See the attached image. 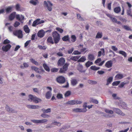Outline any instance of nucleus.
Masks as SVG:
<instances>
[{"label": "nucleus", "mask_w": 132, "mask_h": 132, "mask_svg": "<svg viewBox=\"0 0 132 132\" xmlns=\"http://www.w3.org/2000/svg\"><path fill=\"white\" fill-rule=\"evenodd\" d=\"M46 88L50 90L49 91H48L46 93L45 95L46 98L47 99H48L51 98L52 95V88L50 87H47Z\"/></svg>", "instance_id": "obj_8"}, {"label": "nucleus", "mask_w": 132, "mask_h": 132, "mask_svg": "<svg viewBox=\"0 0 132 132\" xmlns=\"http://www.w3.org/2000/svg\"><path fill=\"white\" fill-rule=\"evenodd\" d=\"M44 4L45 6L47 8L49 11H52V7L53 5L49 1H48L47 2L44 1Z\"/></svg>", "instance_id": "obj_5"}, {"label": "nucleus", "mask_w": 132, "mask_h": 132, "mask_svg": "<svg viewBox=\"0 0 132 132\" xmlns=\"http://www.w3.org/2000/svg\"><path fill=\"white\" fill-rule=\"evenodd\" d=\"M30 3L34 5H35L39 3L38 0H31L30 1Z\"/></svg>", "instance_id": "obj_27"}, {"label": "nucleus", "mask_w": 132, "mask_h": 132, "mask_svg": "<svg viewBox=\"0 0 132 132\" xmlns=\"http://www.w3.org/2000/svg\"><path fill=\"white\" fill-rule=\"evenodd\" d=\"M112 65V62L111 61H107L105 64V66L108 68H111Z\"/></svg>", "instance_id": "obj_16"}, {"label": "nucleus", "mask_w": 132, "mask_h": 132, "mask_svg": "<svg viewBox=\"0 0 132 132\" xmlns=\"http://www.w3.org/2000/svg\"><path fill=\"white\" fill-rule=\"evenodd\" d=\"M119 53L125 57H126L127 55V53L125 52L122 51H119Z\"/></svg>", "instance_id": "obj_38"}, {"label": "nucleus", "mask_w": 132, "mask_h": 132, "mask_svg": "<svg viewBox=\"0 0 132 132\" xmlns=\"http://www.w3.org/2000/svg\"><path fill=\"white\" fill-rule=\"evenodd\" d=\"M6 109L8 111H11L12 113H14V111L12 110V109H11L8 106H7L6 107Z\"/></svg>", "instance_id": "obj_44"}, {"label": "nucleus", "mask_w": 132, "mask_h": 132, "mask_svg": "<svg viewBox=\"0 0 132 132\" xmlns=\"http://www.w3.org/2000/svg\"><path fill=\"white\" fill-rule=\"evenodd\" d=\"M126 84V83L125 82H122L121 83V84L119 85V87L120 88L123 87L124 86V85Z\"/></svg>", "instance_id": "obj_57"}, {"label": "nucleus", "mask_w": 132, "mask_h": 132, "mask_svg": "<svg viewBox=\"0 0 132 132\" xmlns=\"http://www.w3.org/2000/svg\"><path fill=\"white\" fill-rule=\"evenodd\" d=\"M47 41L48 43L52 44H53L54 43L53 39L51 37H49L47 39Z\"/></svg>", "instance_id": "obj_25"}, {"label": "nucleus", "mask_w": 132, "mask_h": 132, "mask_svg": "<svg viewBox=\"0 0 132 132\" xmlns=\"http://www.w3.org/2000/svg\"><path fill=\"white\" fill-rule=\"evenodd\" d=\"M30 41V40L27 41L24 44V47H27L29 45Z\"/></svg>", "instance_id": "obj_62"}, {"label": "nucleus", "mask_w": 132, "mask_h": 132, "mask_svg": "<svg viewBox=\"0 0 132 132\" xmlns=\"http://www.w3.org/2000/svg\"><path fill=\"white\" fill-rule=\"evenodd\" d=\"M56 80L58 82L61 84L64 83L65 81V78L62 76H60L57 77L56 79Z\"/></svg>", "instance_id": "obj_10"}, {"label": "nucleus", "mask_w": 132, "mask_h": 132, "mask_svg": "<svg viewBox=\"0 0 132 132\" xmlns=\"http://www.w3.org/2000/svg\"><path fill=\"white\" fill-rule=\"evenodd\" d=\"M52 124H53L54 125H56L57 126H60L61 124V123L60 122H56L55 121L53 122V123H52Z\"/></svg>", "instance_id": "obj_45"}, {"label": "nucleus", "mask_w": 132, "mask_h": 132, "mask_svg": "<svg viewBox=\"0 0 132 132\" xmlns=\"http://www.w3.org/2000/svg\"><path fill=\"white\" fill-rule=\"evenodd\" d=\"M105 111L106 113L110 114H113V111L112 110L106 109L105 110Z\"/></svg>", "instance_id": "obj_43"}, {"label": "nucleus", "mask_w": 132, "mask_h": 132, "mask_svg": "<svg viewBox=\"0 0 132 132\" xmlns=\"http://www.w3.org/2000/svg\"><path fill=\"white\" fill-rule=\"evenodd\" d=\"M31 69L35 71L36 72L39 74L43 73L45 71L43 69H41L35 66H32L31 67Z\"/></svg>", "instance_id": "obj_7"}, {"label": "nucleus", "mask_w": 132, "mask_h": 132, "mask_svg": "<svg viewBox=\"0 0 132 132\" xmlns=\"http://www.w3.org/2000/svg\"><path fill=\"white\" fill-rule=\"evenodd\" d=\"M71 94V93L70 91H67L65 94L64 96L65 97H68Z\"/></svg>", "instance_id": "obj_51"}, {"label": "nucleus", "mask_w": 132, "mask_h": 132, "mask_svg": "<svg viewBox=\"0 0 132 132\" xmlns=\"http://www.w3.org/2000/svg\"><path fill=\"white\" fill-rule=\"evenodd\" d=\"M73 111L77 112H85L87 111V109L85 108L83 109H79L78 108L74 109Z\"/></svg>", "instance_id": "obj_14"}, {"label": "nucleus", "mask_w": 132, "mask_h": 132, "mask_svg": "<svg viewBox=\"0 0 132 132\" xmlns=\"http://www.w3.org/2000/svg\"><path fill=\"white\" fill-rule=\"evenodd\" d=\"M71 40L73 42H75L76 40V37L75 35H73L71 36Z\"/></svg>", "instance_id": "obj_40"}, {"label": "nucleus", "mask_w": 132, "mask_h": 132, "mask_svg": "<svg viewBox=\"0 0 132 132\" xmlns=\"http://www.w3.org/2000/svg\"><path fill=\"white\" fill-rule=\"evenodd\" d=\"M83 66L79 64L78 65L77 69L79 71L81 72H83Z\"/></svg>", "instance_id": "obj_33"}, {"label": "nucleus", "mask_w": 132, "mask_h": 132, "mask_svg": "<svg viewBox=\"0 0 132 132\" xmlns=\"http://www.w3.org/2000/svg\"><path fill=\"white\" fill-rule=\"evenodd\" d=\"M42 110L43 112L44 113L50 112L51 111V109L50 108H48L46 110H45L43 108L42 109Z\"/></svg>", "instance_id": "obj_39"}, {"label": "nucleus", "mask_w": 132, "mask_h": 132, "mask_svg": "<svg viewBox=\"0 0 132 132\" xmlns=\"http://www.w3.org/2000/svg\"><path fill=\"white\" fill-rule=\"evenodd\" d=\"M113 79V78L112 77H110L107 80V82L106 85H109L110 83H111L112 82Z\"/></svg>", "instance_id": "obj_21"}, {"label": "nucleus", "mask_w": 132, "mask_h": 132, "mask_svg": "<svg viewBox=\"0 0 132 132\" xmlns=\"http://www.w3.org/2000/svg\"><path fill=\"white\" fill-rule=\"evenodd\" d=\"M97 73L99 75H102L105 72L103 71L100 70L98 71Z\"/></svg>", "instance_id": "obj_64"}, {"label": "nucleus", "mask_w": 132, "mask_h": 132, "mask_svg": "<svg viewBox=\"0 0 132 132\" xmlns=\"http://www.w3.org/2000/svg\"><path fill=\"white\" fill-rule=\"evenodd\" d=\"M114 23H116V22L117 19L114 17H112L110 19Z\"/></svg>", "instance_id": "obj_60"}, {"label": "nucleus", "mask_w": 132, "mask_h": 132, "mask_svg": "<svg viewBox=\"0 0 132 132\" xmlns=\"http://www.w3.org/2000/svg\"><path fill=\"white\" fill-rule=\"evenodd\" d=\"M10 43V42L9 40L8 39H6L4 40L3 43V44H9Z\"/></svg>", "instance_id": "obj_55"}, {"label": "nucleus", "mask_w": 132, "mask_h": 132, "mask_svg": "<svg viewBox=\"0 0 132 132\" xmlns=\"http://www.w3.org/2000/svg\"><path fill=\"white\" fill-rule=\"evenodd\" d=\"M113 110L116 113L119 114L122 116H124L125 115V114L123 113L119 109L116 108H114Z\"/></svg>", "instance_id": "obj_12"}, {"label": "nucleus", "mask_w": 132, "mask_h": 132, "mask_svg": "<svg viewBox=\"0 0 132 132\" xmlns=\"http://www.w3.org/2000/svg\"><path fill=\"white\" fill-rule=\"evenodd\" d=\"M88 82L89 84H95L97 83L96 81L92 80H88Z\"/></svg>", "instance_id": "obj_50"}, {"label": "nucleus", "mask_w": 132, "mask_h": 132, "mask_svg": "<svg viewBox=\"0 0 132 132\" xmlns=\"http://www.w3.org/2000/svg\"><path fill=\"white\" fill-rule=\"evenodd\" d=\"M114 11L116 13H118L121 11V8L119 6L116 7L114 8Z\"/></svg>", "instance_id": "obj_22"}, {"label": "nucleus", "mask_w": 132, "mask_h": 132, "mask_svg": "<svg viewBox=\"0 0 132 132\" xmlns=\"http://www.w3.org/2000/svg\"><path fill=\"white\" fill-rule=\"evenodd\" d=\"M46 119H43L40 120H32L31 121L33 122L36 123H42L47 121Z\"/></svg>", "instance_id": "obj_11"}, {"label": "nucleus", "mask_w": 132, "mask_h": 132, "mask_svg": "<svg viewBox=\"0 0 132 132\" xmlns=\"http://www.w3.org/2000/svg\"><path fill=\"white\" fill-rule=\"evenodd\" d=\"M13 33L14 35L18 36L19 38H21L23 37L22 31L20 30L14 31L13 32Z\"/></svg>", "instance_id": "obj_6"}, {"label": "nucleus", "mask_w": 132, "mask_h": 132, "mask_svg": "<svg viewBox=\"0 0 132 132\" xmlns=\"http://www.w3.org/2000/svg\"><path fill=\"white\" fill-rule=\"evenodd\" d=\"M81 54L80 52H79L78 51H75L73 52V54L74 55H78L80 54Z\"/></svg>", "instance_id": "obj_58"}, {"label": "nucleus", "mask_w": 132, "mask_h": 132, "mask_svg": "<svg viewBox=\"0 0 132 132\" xmlns=\"http://www.w3.org/2000/svg\"><path fill=\"white\" fill-rule=\"evenodd\" d=\"M75 101L74 100L69 101L67 102L66 104H68L71 105H73L75 104Z\"/></svg>", "instance_id": "obj_37"}, {"label": "nucleus", "mask_w": 132, "mask_h": 132, "mask_svg": "<svg viewBox=\"0 0 132 132\" xmlns=\"http://www.w3.org/2000/svg\"><path fill=\"white\" fill-rule=\"evenodd\" d=\"M86 60V59L85 56H82L78 60V62H84Z\"/></svg>", "instance_id": "obj_42"}, {"label": "nucleus", "mask_w": 132, "mask_h": 132, "mask_svg": "<svg viewBox=\"0 0 132 132\" xmlns=\"http://www.w3.org/2000/svg\"><path fill=\"white\" fill-rule=\"evenodd\" d=\"M27 107L29 108L32 109H38L39 108L40 106L38 105H27Z\"/></svg>", "instance_id": "obj_18"}, {"label": "nucleus", "mask_w": 132, "mask_h": 132, "mask_svg": "<svg viewBox=\"0 0 132 132\" xmlns=\"http://www.w3.org/2000/svg\"><path fill=\"white\" fill-rule=\"evenodd\" d=\"M93 64L92 62L88 61L86 63L85 66L87 68H88Z\"/></svg>", "instance_id": "obj_36"}, {"label": "nucleus", "mask_w": 132, "mask_h": 132, "mask_svg": "<svg viewBox=\"0 0 132 132\" xmlns=\"http://www.w3.org/2000/svg\"><path fill=\"white\" fill-rule=\"evenodd\" d=\"M65 62V59L63 57H61L58 60L57 62V65L58 66H61L64 65Z\"/></svg>", "instance_id": "obj_9"}, {"label": "nucleus", "mask_w": 132, "mask_h": 132, "mask_svg": "<svg viewBox=\"0 0 132 132\" xmlns=\"http://www.w3.org/2000/svg\"><path fill=\"white\" fill-rule=\"evenodd\" d=\"M74 50V48L73 47H71V48L69 49L68 51V53L69 54L71 53Z\"/></svg>", "instance_id": "obj_56"}, {"label": "nucleus", "mask_w": 132, "mask_h": 132, "mask_svg": "<svg viewBox=\"0 0 132 132\" xmlns=\"http://www.w3.org/2000/svg\"><path fill=\"white\" fill-rule=\"evenodd\" d=\"M101 61V59L100 58L97 59L95 62V64H97L100 63Z\"/></svg>", "instance_id": "obj_61"}, {"label": "nucleus", "mask_w": 132, "mask_h": 132, "mask_svg": "<svg viewBox=\"0 0 132 132\" xmlns=\"http://www.w3.org/2000/svg\"><path fill=\"white\" fill-rule=\"evenodd\" d=\"M59 70L58 68H53L51 69V71L52 72H57Z\"/></svg>", "instance_id": "obj_49"}, {"label": "nucleus", "mask_w": 132, "mask_h": 132, "mask_svg": "<svg viewBox=\"0 0 132 132\" xmlns=\"http://www.w3.org/2000/svg\"><path fill=\"white\" fill-rule=\"evenodd\" d=\"M12 8L13 7L12 6H9L8 7L5 9L6 12L7 13H8L9 12H11L12 10Z\"/></svg>", "instance_id": "obj_34"}, {"label": "nucleus", "mask_w": 132, "mask_h": 132, "mask_svg": "<svg viewBox=\"0 0 132 132\" xmlns=\"http://www.w3.org/2000/svg\"><path fill=\"white\" fill-rule=\"evenodd\" d=\"M24 30L25 32L27 33H28L30 32V30L27 25H25L24 27Z\"/></svg>", "instance_id": "obj_30"}, {"label": "nucleus", "mask_w": 132, "mask_h": 132, "mask_svg": "<svg viewBox=\"0 0 132 132\" xmlns=\"http://www.w3.org/2000/svg\"><path fill=\"white\" fill-rule=\"evenodd\" d=\"M77 17L78 19H79L80 20H84V19H83L80 16V14H77Z\"/></svg>", "instance_id": "obj_59"}, {"label": "nucleus", "mask_w": 132, "mask_h": 132, "mask_svg": "<svg viewBox=\"0 0 132 132\" xmlns=\"http://www.w3.org/2000/svg\"><path fill=\"white\" fill-rule=\"evenodd\" d=\"M120 81H114L112 83V85L113 86H117L120 83Z\"/></svg>", "instance_id": "obj_41"}, {"label": "nucleus", "mask_w": 132, "mask_h": 132, "mask_svg": "<svg viewBox=\"0 0 132 132\" xmlns=\"http://www.w3.org/2000/svg\"><path fill=\"white\" fill-rule=\"evenodd\" d=\"M95 58L94 55L92 54H90L88 55V59L91 61H92L94 60Z\"/></svg>", "instance_id": "obj_32"}, {"label": "nucleus", "mask_w": 132, "mask_h": 132, "mask_svg": "<svg viewBox=\"0 0 132 132\" xmlns=\"http://www.w3.org/2000/svg\"><path fill=\"white\" fill-rule=\"evenodd\" d=\"M101 51H99L98 53V57L100 56L102 54L103 55H105V50L104 48H102L101 49Z\"/></svg>", "instance_id": "obj_20"}, {"label": "nucleus", "mask_w": 132, "mask_h": 132, "mask_svg": "<svg viewBox=\"0 0 132 132\" xmlns=\"http://www.w3.org/2000/svg\"><path fill=\"white\" fill-rule=\"evenodd\" d=\"M16 17V19L21 22V23H23V20L24 19V16L22 15L17 14L16 15V12H13L11 13L9 16V18L10 21L13 20Z\"/></svg>", "instance_id": "obj_1"}, {"label": "nucleus", "mask_w": 132, "mask_h": 132, "mask_svg": "<svg viewBox=\"0 0 132 132\" xmlns=\"http://www.w3.org/2000/svg\"><path fill=\"white\" fill-rule=\"evenodd\" d=\"M69 65V64L67 63H65L62 68L60 69L59 73H65L68 69Z\"/></svg>", "instance_id": "obj_4"}, {"label": "nucleus", "mask_w": 132, "mask_h": 132, "mask_svg": "<svg viewBox=\"0 0 132 132\" xmlns=\"http://www.w3.org/2000/svg\"><path fill=\"white\" fill-rule=\"evenodd\" d=\"M80 56H75L71 57L70 59L71 60L75 61H77L78 59L80 57Z\"/></svg>", "instance_id": "obj_31"}, {"label": "nucleus", "mask_w": 132, "mask_h": 132, "mask_svg": "<svg viewBox=\"0 0 132 132\" xmlns=\"http://www.w3.org/2000/svg\"><path fill=\"white\" fill-rule=\"evenodd\" d=\"M40 20V19H38L34 21L32 23V26L33 27H35L38 24H40L39 21Z\"/></svg>", "instance_id": "obj_19"}, {"label": "nucleus", "mask_w": 132, "mask_h": 132, "mask_svg": "<svg viewBox=\"0 0 132 132\" xmlns=\"http://www.w3.org/2000/svg\"><path fill=\"white\" fill-rule=\"evenodd\" d=\"M131 9L128 8L127 10V15L129 16H130L131 14Z\"/></svg>", "instance_id": "obj_47"}, {"label": "nucleus", "mask_w": 132, "mask_h": 132, "mask_svg": "<svg viewBox=\"0 0 132 132\" xmlns=\"http://www.w3.org/2000/svg\"><path fill=\"white\" fill-rule=\"evenodd\" d=\"M52 35L54 43L57 44L60 39L59 34L56 31H54L53 32Z\"/></svg>", "instance_id": "obj_2"}, {"label": "nucleus", "mask_w": 132, "mask_h": 132, "mask_svg": "<svg viewBox=\"0 0 132 132\" xmlns=\"http://www.w3.org/2000/svg\"><path fill=\"white\" fill-rule=\"evenodd\" d=\"M56 97L59 99H61L63 98V95L60 93H58Z\"/></svg>", "instance_id": "obj_48"}, {"label": "nucleus", "mask_w": 132, "mask_h": 132, "mask_svg": "<svg viewBox=\"0 0 132 132\" xmlns=\"http://www.w3.org/2000/svg\"><path fill=\"white\" fill-rule=\"evenodd\" d=\"M29 98L28 100L31 102L33 101L34 103H37L41 101V99L38 98L36 96H34L33 95L30 94L29 95Z\"/></svg>", "instance_id": "obj_3"}, {"label": "nucleus", "mask_w": 132, "mask_h": 132, "mask_svg": "<svg viewBox=\"0 0 132 132\" xmlns=\"http://www.w3.org/2000/svg\"><path fill=\"white\" fill-rule=\"evenodd\" d=\"M123 77V74L118 73L115 76V78L116 80H119L122 79Z\"/></svg>", "instance_id": "obj_17"}, {"label": "nucleus", "mask_w": 132, "mask_h": 132, "mask_svg": "<svg viewBox=\"0 0 132 132\" xmlns=\"http://www.w3.org/2000/svg\"><path fill=\"white\" fill-rule=\"evenodd\" d=\"M62 40L64 41H69V38L68 35L65 36L62 38Z\"/></svg>", "instance_id": "obj_26"}, {"label": "nucleus", "mask_w": 132, "mask_h": 132, "mask_svg": "<svg viewBox=\"0 0 132 132\" xmlns=\"http://www.w3.org/2000/svg\"><path fill=\"white\" fill-rule=\"evenodd\" d=\"M43 67L45 69L47 72H49L50 69L49 67L47 66V64L45 63H44L43 65Z\"/></svg>", "instance_id": "obj_29"}, {"label": "nucleus", "mask_w": 132, "mask_h": 132, "mask_svg": "<svg viewBox=\"0 0 132 132\" xmlns=\"http://www.w3.org/2000/svg\"><path fill=\"white\" fill-rule=\"evenodd\" d=\"M102 36V32H98L96 36V38H101Z\"/></svg>", "instance_id": "obj_28"}, {"label": "nucleus", "mask_w": 132, "mask_h": 132, "mask_svg": "<svg viewBox=\"0 0 132 132\" xmlns=\"http://www.w3.org/2000/svg\"><path fill=\"white\" fill-rule=\"evenodd\" d=\"M123 28H124L125 29L127 30H130L131 31V30L130 28L128 26H126L124 25L123 26Z\"/></svg>", "instance_id": "obj_52"}, {"label": "nucleus", "mask_w": 132, "mask_h": 132, "mask_svg": "<svg viewBox=\"0 0 132 132\" xmlns=\"http://www.w3.org/2000/svg\"><path fill=\"white\" fill-rule=\"evenodd\" d=\"M30 60L32 63L34 64L35 65H40L39 63L35 61L34 59H30Z\"/></svg>", "instance_id": "obj_24"}, {"label": "nucleus", "mask_w": 132, "mask_h": 132, "mask_svg": "<svg viewBox=\"0 0 132 132\" xmlns=\"http://www.w3.org/2000/svg\"><path fill=\"white\" fill-rule=\"evenodd\" d=\"M108 9L109 10H110L111 9V3H108L107 5Z\"/></svg>", "instance_id": "obj_63"}, {"label": "nucleus", "mask_w": 132, "mask_h": 132, "mask_svg": "<svg viewBox=\"0 0 132 132\" xmlns=\"http://www.w3.org/2000/svg\"><path fill=\"white\" fill-rule=\"evenodd\" d=\"M56 29L61 33H62L63 31V29L59 27H56Z\"/></svg>", "instance_id": "obj_46"}, {"label": "nucleus", "mask_w": 132, "mask_h": 132, "mask_svg": "<svg viewBox=\"0 0 132 132\" xmlns=\"http://www.w3.org/2000/svg\"><path fill=\"white\" fill-rule=\"evenodd\" d=\"M90 68L91 70L96 71L99 70L100 68L98 67H97L95 65H92L90 67Z\"/></svg>", "instance_id": "obj_35"}, {"label": "nucleus", "mask_w": 132, "mask_h": 132, "mask_svg": "<svg viewBox=\"0 0 132 132\" xmlns=\"http://www.w3.org/2000/svg\"><path fill=\"white\" fill-rule=\"evenodd\" d=\"M45 32L43 30H41L39 31L37 33L38 37L40 38L43 37L44 35Z\"/></svg>", "instance_id": "obj_15"}, {"label": "nucleus", "mask_w": 132, "mask_h": 132, "mask_svg": "<svg viewBox=\"0 0 132 132\" xmlns=\"http://www.w3.org/2000/svg\"><path fill=\"white\" fill-rule=\"evenodd\" d=\"M20 24V23L17 21L15 22L14 24V26L15 27H16L19 26Z\"/></svg>", "instance_id": "obj_54"}, {"label": "nucleus", "mask_w": 132, "mask_h": 132, "mask_svg": "<svg viewBox=\"0 0 132 132\" xmlns=\"http://www.w3.org/2000/svg\"><path fill=\"white\" fill-rule=\"evenodd\" d=\"M41 116L42 117L45 118H48L50 117V116L44 113L42 114Z\"/></svg>", "instance_id": "obj_53"}, {"label": "nucleus", "mask_w": 132, "mask_h": 132, "mask_svg": "<svg viewBox=\"0 0 132 132\" xmlns=\"http://www.w3.org/2000/svg\"><path fill=\"white\" fill-rule=\"evenodd\" d=\"M71 83L73 86H75L78 83L77 80L75 79H73L71 80Z\"/></svg>", "instance_id": "obj_23"}, {"label": "nucleus", "mask_w": 132, "mask_h": 132, "mask_svg": "<svg viewBox=\"0 0 132 132\" xmlns=\"http://www.w3.org/2000/svg\"><path fill=\"white\" fill-rule=\"evenodd\" d=\"M11 45L10 44H8L6 46H3L2 49V50L5 52H7L11 47Z\"/></svg>", "instance_id": "obj_13"}]
</instances>
